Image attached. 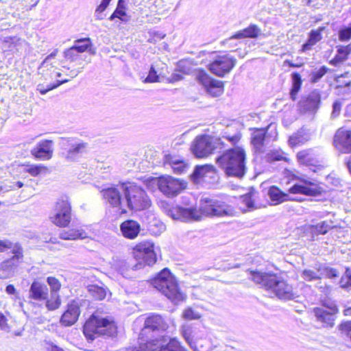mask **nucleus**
<instances>
[{"instance_id":"obj_31","label":"nucleus","mask_w":351,"mask_h":351,"mask_svg":"<svg viewBox=\"0 0 351 351\" xmlns=\"http://www.w3.org/2000/svg\"><path fill=\"white\" fill-rule=\"evenodd\" d=\"M119 19L122 22L127 23L130 21L131 16L126 12V5L125 0H119L117 8L111 16L109 17L110 21H114Z\"/></svg>"},{"instance_id":"obj_57","label":"nucleus","mask_w":351,"mask_h":351,"mask_svg":"<svg viewBox=\"0 0 351 351\" xmlns=\"http://www.w3.org/2000/svg\"><path fill=\"white\" fill-rule=\"evenodd\" d=\"M15 40V37L6 36L3 38V47L0 48V51H5L11 49Z\"/></svg>"},{"instance_id":"obj_48","label":"nucleus","mask_w":351,"mask_h":351,"mask_svg":"<svg viewBox=\"0 0 351 351\" xmlns=\"http://www.w3.org/2000/svg\"><path fill=\"white\" fill-rule=\"evenodd\" d=\"M111 0H102L101 3L95 10V16L97 20H102L104 19L102 12L107 8Z\"/></svg>"},{"instance_id":"obj_38","label":"nucleus","mask_w":351,"mask_h":351,"mask_svg":"<svg viewBox=\"0 0 351 351\" xmlns=\"http://www.w3.org/2000/svg\"><path fill=\"white\" fill-rule=\"evenodd\" d=\"M45 301V306L49 311L58 309L61 305V299L59 294L50 293V297Z\"/></svg>"},{"instance_id":"obj_32","label":"nucleus","mask_w":351,"mask_h":351,"mask_svg":"<svg viewBox=\"0 0 351 351\" xmlns=\"http://www.w3.org/2000/svg\"><path fill=\"white\" fill-rule=\"evenodd\" d=\"M165 164L169 165L173 171L178 174L184 173L188 168V165L183 160H180L171 156H166Z\"/></svg>"},{"instance_id":"obj_23","label":"nucleus","mask_w":351,"mask_h":351,"mask_svg":"<svg viewBox=\"0 0 351 351\" xmlns=\"http://www.w3.org/2000/svg\"><path fill=\"white\" fill-rule=\"evenodd\" d=\"M297 158L300 164L308 167L309 169L313 172L322 169V166L318 165V160L311 150L299 152L297 154Z\"/></svg>"},{"instance_id":"obj_26","label":"nucleus","mask_w":351,"mask_h":351,"mask_svg":"<svg viewBox=\"0 0 351 351\" xmlns=\"http://www.w3.org/2000/svg\"><path fill=\"white\" fill-rule=\"evenodd\" d=\"M257 196L258 193L254 190H252L249 193L241 196V208L246 212L261 208L262 205L256 202Z\"/></svg>"},{"instance_id":"obj_63","label":"nucleus","mask_w":351,"mask_h":351,"mask_svg":"<svg viewBox=\"0 0 351 351\" xmlns=\"http://www.w3.org/2000/svg\"><path fill=\"white\" fill-rule=\"evenodd\" d=\"M183 79V76L180 73H173L169 78V81L171 83H174L180 81Z\"/></svg>"},{"instance_id":"obj_20","label":"nucleus","mask_w":351,"mask_h":351,"mask_svg":"<svg viewBox=\"0 0 351 351\" xmlns=\"http://www.w3.org/2000/svg\"><path fill=\"white\" fill-rule=\"evenodd\" d=\"M320 102V93L317 90H313L301 99L298 104V108L302 112L315 114L319 108Z\"/></svg>"},{"instance_id":"obj_44","label":"nucleus","mask_w":351,"mask_h":351,"mask_svg":"<svg viewBox=\"0 0 351 351\" xmlns=\"http://www.w3.org/2000/svg\"><path fill=\"white\" fill-rule=\"evenodd\" d=\"M89 292L97 300H103L106 295V290L100 287L91 285L88 288Z\"/></svg>"},{"instance_id":"obj_36","label":"nucleus","mask_w":351,"mask_h":351,"mask_svg":"<svg viewBox=\"0 0 351 351\" xmlns=\"http://www.w3.org/2000/svg\"><path fill=\"white\" fill-rule=\"evenodd\" d=\"M215 168L210 165H204L202 166H197L192 174L194 180H198L207 176L208 173H213Z\"/></svg>"},{"instance_id":"obj_50","label":"nucleus","mask_w":351,"mask_h":351,"mask_svg":"<svg viewBox=\"0 0 351 351\" xmlns=\"http://www.w3.org/2000/svg\"><path fill=\"white\" fill-rule=\"evenodd\" d=\"M307 140L306 138L302 135V132H300L289 137V143L291 146H297L303 144Z\"/></svg>"},{"instance_id":"obj_42","label":"nucleus","mask_w":351,"mask_h":351,"mask_svg":"<svg viewBox=\"0 0 351 351\" xmlns=\"http://www.w3.org/2000/svg\"><path fill=\"white\" fill-rule=\"evenodd\" d=\"M10 249L12 250V254H14L11 261L13 262H21L23 258V248L21 245L17 243H12V247Z\"/></svg>"},{"instance_id":"obj_8","label":"nucleus","mask_w":351,"mask_h":351,"mask_svg":"<svg viewBox=\"0 0 351 351\" xmlns=\"http://www.w3.org/2000/svg\"><path fill=\"white\" fill-rule=\"evenodd\" d=\"M181 333L189 345L195 351H208L211 346L208 333L205 330L193 329L189 325H183Z\"/></svg>"},{"instance_id":"obj_30","label":"nucleus","mask_w":351,"mask_h":351,"mask_svg":"<svg viewBox=\"0 0 351 351\" xmlns=\"http://www.w3.org/2000/svg\"><path fill=\"white\" fill-rule=\"evenodd\" d=\"M260 34L261 29L256 25L251 24L243 30L235 33L229 38V40L247 38H256L260 35Z\"/></svg>"},{"instance_id":"obj_41","label":"nucleus","mask_w":351,"mask_h":351,"mask_svg":"<svg viewBox=\"0 0 351 351\" xmlns=\"http://www.w3.org/2000/svg\"><path fill=\"white\" fill-rule=\"evenodd\" d=\"M46 167L42 165H24V171L29 173L32 176H37L43 171H46Z\"/></svg>"},{"instance_id":"obj_52","label":"nucleus","mask_w":351,"mask_h":351,"mask_svg":"<svg viewBox=\"0 0 351 351\" xmlns=\"http://www.w3.org/2000/svg\"><path fill=\"white\" fill-rule=\"evenodd\" d=\"M339 40L341 42H347L351 39V25L339 29L338 32Z\"/></svg>"},{"instance_id":"obj_22","label":"nucleus","mask_w":351,"mask_h":351,"mask_svg":"<svg viewBox=\"0 0 351 351\" xmlns=\"http://www.w3.org/2000/svg\"><path fill=\"white\" fill-rule=\"evenodd\" d=\"M80 311L78 303L73 300L67 306L66 311L61 317L60 322L65 326H70L74 324L80 315Z\"/></svg>"},{"instance_id":"obj_25","label":"nucleus","mask_w":351,"mask_h":351,"mask_svg":"<svg viewBox=\"0 0 351 351\" xmlns=\"http://www.w3.org/2000/svg\"><path fill=\"white\" fill-rule=\"evenodd\" d=\"M334 143L337 147L342 148L344 152H351V130L339 129L335 135Z\"/></svg>"},{"instance_id":"obj_19","label":"nucleus","mask_w":351,"mask_h":351,"mask_svg":"<svg viewBox=\"0 0 351 351\" xmlns=\"http://www.w3.org/2000/svg\"><path fill=\"white\" fill-rule=\"evenodd\" d=\"M213 138L207 135L197 136L192 145V152L197 158H204L215 149Z\"/></svg>"},{"instance_id":"obj_13","label":"nucleus","mask_w":351,"mask_h":351,"mask_svg":"<svg viewBox=\"0 0 351 351\" xmlns=\"http://www.w3.org/2000/svg\"><path fill=\"white\" fill-rule=\"evenodd\" d=\"M104 199L110 206L116 209L118 215L125 214V197H122V184L108 187L101 191Z\"/></svg>"},{"instance_id":"obj_3","label":"nucleus","mask_w":351,"mask_h":351,"mask_svg":"<svg viewBox=\"0 0 351 351\" xmlns=\"http://www.w3.org/2000/svg\"><path fill=\"white\" fill-rule=\"evenodd\" d=\"M246 154L241 147H234L216 158V162L226 176L242 178L246 173Z\"/></svg>"},{"instance_id":"obj_5","label":"nucleus","mask_w":351,"mask_h":351,"mask_svg":"<svg viewBox=\"0 0 351 351\" xmlns=\"http://www.w3.org/2000/svg\"><path fill=\"white\" fill-rule=\"evenodd\" d=\"M151 284L174 303L184 300V294L180 290L175 276L167 268L160 271L152 280Z\"/></svg>"},{"instance_id":"obj_10","label":"nucleus","mask_w":351,"mask_h":351,"mask_svg":"<svg viewBox=\"0 0 351 351\" xmlns=\"http://www.w3.org/2000/svg\"><path fill=\"white\" fill-rule=\"evenodd\" d=\"M133 254L137 262L133 266L134 270L140 269L145 265H152L156 261L154 245L149 241H143L137 244L133 249Z\"/></svg>"},{"instance_id":"obj_54","label":"nucleus","mask_w":351,"mask_h":351,"mask_svg":"<svg viewBox=\"0 0 351 351\" xmlns=\"http://www.w3.org/2000/svg\"><path fill=\"white\" fill-rule=\"evenodd\" d=\"M328 71V68L325 66L320 67L318 70L314 71L311 73V81L313 82H318Z\"/></svg>"},{"instance_id":"obj_11","label":"nucleus","mask_w":351,"mask_h":351,"mask_svg":"<svg viewBox=\"0 0 351 351\" xmlns=\"http://www.w3.org/2000/svg\"><path fill=\"white\" fill-rule=\"evenodd\" d=\"M168 328L167 323L163 318L158 315H152L146 318L144 323V327L139 335V346L141 343H147L154 340L152 339L154 335L150 333H157L165 331Z\"/></svg>"},{"instance_id":"obj_56","label":"nucleus","mask_w":351,"mask_h":351,"mask_svg":"<svg viewBox=\"0 0 351 351\" xmlns=\"http://www.w3.org/2000/svg\"><path fill=\"white\" fill-rule=\"evenodd\" d=\"M330 227L327 222L322 221L315 225V230L317 233L324 234L330 230Z\"/></svg>"},{"instance_id":"obj_51","label":"nucleus","mask_w":351,"mask_h":351,"mask_svg":"<svg viewBox=\"0 0 351 351\" xmlns=\"http://www.w3.org/2000/svg\"><path fill=\"white\" fill-rule=\"evenodd\" d=\"M69 82V80L68 79H66V80H58L57 82V83L53 84V85H48L47 88H45L43 86V85L42 84H38V87H37V90L40 93V94L42 95H45L46 94L48 91L55 88H57L58 86H59L60 85L64 84V83H66Z\"/></svg>"},{"instance_id":"obj_34","label":"nucleus","mask_w":351,"mask_h":351,"mask_svg":"<svg viewBox=\"0 0 351 351\" xmlns=\"http://www.w3.org/2000/svg\"><path fill=\"white\" fill-rule=\"evenodd\" d=\"M350 53L351 44L346 46L337 47V54L335 57L330 61V64L337 66L338 64L346 60Z\"/></svg>"},{"instance_id":"obj_4","label":"nucleus","mask_w":351,"mask_h":351,"mask_svg":"<svg viewBox=\"0 0 351 351\" xmlns=\"http://www.w3.org/2000/svg\"><path fill=\"white\" fill-rule=\"evenodd\" d=\"M250 274L254 282L274 293L279 299L289 300L295 298L292 287L276 274L254 271H251Z\"/></svg>"},{"instance_id":"obj_12","label":"nucleus","mask_w":351,"mask_h":351,"mask_svg":"<svg viewBox=\"0 0 351 351\" xmlns=\"http://www.w3.org/2000/svg\"><path fill=\"white\" fill-rule=\"evenodd\" d=\"M126 351H186L180 342L176 339H170L169 342L163 346L161 340L156 339L147 343H141L137 346L127 348Z\"/></svg>"},{"instance_id":"obj_29","label":"nucleus","mask_w":351,"mask_h":351,"mask_svg":"<svg viewBox=\"0 0 351 351\" xmlns=\"http://www.w3.org/2000/svg\"><path fill=\"white\" fill-rule=\"evenodd\" d=\"M326 29V27L322 26L316 29H312L308 34L307 41L302 45V51L310 50L314 45L322 39V32Z\"/></svg>"},{"instance_id":"obj_61","label":"nucleus","mask_w":351,"mask_h":351,"mask_svg":"<svg viewBox=\"0 0 351 351\" xmlns=\"http://www.w3.org/2000/svg\"><path fill=\"white\" fill-rule=\"evenodd\" d=\"M45 351H64L62 348L51 342H47L45 343Z\"/></svg>"},{"instance_id":"obj_47","label":"nucleus","mask_w":351,"mask_h":351,"mask_svg":"<svg viewBox=\"0 0 351 351\" xmlns=\"http://www.w3.org/2000/svg\"><path fill=\"white\" fill-rule=\"evenodd\" d=\"M47 282L50 287V293L59 294L58 291L61 288V283L60 281L54 277H48Z\"/></svg>"},{"instance_id":"obj_17","label":"nucleus","mask_w":351,"mask_h":351,"mask_svg":"<svg viewBox=\"0 0 351 351\" xmlns=\"http://www.w3.org/2000/svg\"><path fill=\"white\" fill-rule=\"evenodd\" d=\"M236 64V59L229 55L217 56L209 64L210 71L219 77L228 73Z\"/></svg>"},{"instance_id":"obj_2","label":"nucleus","mask_w":351,"mask_h":351,"mask_svg":"<svg viewBox=\"0 0 351 351\" xmlns=\"http://www.w3.org/2000/svg\"><path fill=\"white\" fill-rule=\"evenodd\" d=\"M323 188L317 182L300 179L289 188L288 192L282 191L278 187L271 186L269 188L267 195L270 199L271 204L278 205L287 201L295 200L290 194H302L307 196H317L323 192Z\"/></svg>"},{"instance_id":"obj_14","label":"nucleus","mask_w":351,"mask_h":351,"mask_svg":"<svg viewBox=\"0 0 351 351\" xmlns=\"http://www.w3.org/2000/svg\"><path fill=\"white\" fill-rule=\"evenodd\" d=\"M60 145L65 152V157L68 160L74 161L78 159L80 155L87 151L88 144L82 140L75 138H60Z\"/></svg>"},{"instance_id":"obj_62","label":"nucleus","mask_w":351,"mask_h":351,"mask_svg":"<svg viewBox=\"0 0 351 351\" xmlns=\"http://www.w3.org/2000/svg\"><path fill=\"white\" fill-rule=\"evenodd\" d=\"M8 320L5 315L0 312V328L3 330L8 329Z\"/></svg>"},{"instance_id":"obj_24","label":"nucleus","mask_w":351,"mask_h":351,"mask_svg":"<svg viewBox=\"0 0 351 351\" xmlns=\"http://www.w3.org/2000/svg\"><path fill=\"white\" fill-rule=\"evenodd\" d=\"M49 295V289L44 283L35 280L29 291V298L36 301H44Z\"/></svg>"},{"instance_id":"obj_39","label":"nucleus","mask_w":351,"mask_h":351,"mask_svg":"<svg viewBox=\"0 0 351 351\" xmlns=\"http://www.w3.org/2000/svg\"><path fill=\"white\" fill-rule=\"evenodd\" d=\"M285 153L281 149H273L270 150L265 156L266 160L269 162L287 160Z\"/></svg>"},{"instance_id":"obj_37","label":"nucleus","mask_w":351,"mask_h":351,"mask_svg":"<svg viewBox=\"0 0 351 351\" xmlns=\"http://www.w3.org/2000/svg\"><path fill=\"white\" fill-rule=\"evenodd\" d=\"M292 80V87L290 91V97L293 101H295L297 97V95L300 91L302 86L301 76L298 73H293L291 75Z\"/></svg>"},{"instance_id":"obj_46","label":"nucleus","mask_w":351,"mask_h":351,"mask_svg":"<svg viewBox=\"0 0 351 351\" xmlns=\"http://www.w3.org/2000/svg\"><path fill=\"white\" fill-rule=\"evenodd\" d=\"M341 335L351 341V322H345L339 326Z\"/></svg>"},{"instance_id":"obj_53","label":"nucleus","mask_w":351,"mask_h":351,"mask_svg":"<svg viewBox=\"0 0 351 351\" xmlns=\"http://www.w3.org/2000/svg\"><path fill=\"white\" fill-rule=\"evenodd\" d=\"M182 316L185 319L188 320L199 319L201 317L200 313L192 308H186L183 311Z\"/></svg>"},{"instance_id":"obj_55","label":"nucleus","mask_w":351,"mask_h":351,"mask_svg":"<svg viewBox=\"0 0 351 351\" xmlns=\"http://www.w3.org/2000/svg\"><path fill=\"white\" fill-rule=\"evenodd\" d=\"M64 57L71 61L76 60L79 57V53L73 47L64 51Z\"/></svg>"},{"instance_id":"obj_1","label":"nucleus","mask_w":351,"mask_h":351,"mask_svg":"<svg viewBox=\"0 0 351 351\" xmlns=\"http://www.w3.org/2000/svg\"><path fill=\"white\" fill-rule=\"evenodd\" d=\"M232 212V208L223 202L214 199H204L200 202L199 210L176 206L169 209L167 215L173 219L188 221H199L203 215L217 217L230 215Z\"/></svg>"},{"instance_id":"obj_60","label":"nucleus","mask_w":351,"mask_h":351,"mask_svg":"<svg viewBox=\"0 0 351 351\" xmlns=\"http://www.w3.org/2000/svg\"><path fill=\"white\" fill-rule=\"evenodd\" d=\"M12 247V242L8 239L0 240V252L9 250Z\"/></svg>"},{"instance_id":"obj_6","label":"nucleus","mask_w":351,"mask_h":351,"mask_svg":"<svg viewBox=\"0 0 351 351\" xmlns=\"http://www.w3.org/2000/svg\"><path fill=\"white\" fill-rule=\"evenodd\" d=\"M111 318L93 314L85 323L83 332L88 341H93L101 335L112 336L115 332Z\"/></svg>"},{"instance_id":"obj_28","label":"nucleus","mask_w":351,"mask_h":351,"mask_svg":"<svg viewBox=\"0 0 351 351\" xmlns=\"http://www.w3.org/2000/svg\"><path fill=\"white\" fill-rule=\"evenodd\" d=\"M266 130L264 128H255L251 134V143L256 152L263 153L265 141Z\"/></svg>"},{"instance_id":"obj_7","label":"nucleus","mask_w":351,"mask_h":351,"mask_svg":"<svg viewBox=\"0 0 351 351\" xmlns=\"http://www.w3.org/2000/svg\"><path fill=\"white\" fill-rule=\"evenodd\" d=\"M125 197V210H141L151 206V200L145 191L134 183H122Z\"/></svg>"},{"instance_id":"obj_18","label":"nucleus","mask_w":351,"mask_h":351,"mask_svg":"<svg viewBox=\"0 0 351 351\" xmlns=\"http://www.w3.org/2000/svg\"><path fill=\"white\" fill-rule=\"evenodd\" d=\"M198 82L204 86L208 93L213 97H218L223 93L222 82L211 78L204 71H199L196 76Z\"/></svg>"},{"instance_id":"obj_15","label":"nucleus","mask_w":351,"mask_h":351,"mask_svg":"<svg viewBox=\"0 0 351 351\" xmlns=\"http://www.w3.org/2000/svg\"><path fill=\"white\" fill-rule=\"evenodd\" d=\"M314 313L317 321L324 327H332L335 319V315L338 309L335 303L332 301H324L322 306L314 308Z\"/></svg>"},{"instance_id":"obj_49","label":"nucleus","mask_w":351,"mask_h":351,"mask_svg":"<svg viewBox=\"0 0 351 351\" xmlns=\"http://www.w3.org/2000/svg\"><path fill=\"white\" fill-rule=\"evenodd\" d=\"M56 53H57V51H54V52L51 53V54L47 56L46 57V58L43 61V62L41 63V64L39 67V70L42 73H44L45 71H48L51 68L53 67L51 66V60L55 58V56H56Z\"/></svg>"},{"instance_id":"obj_58","label":"nucleus","mask_w":351,"mask_h":351,"mask_svg":"<svg viewBox=\"0 0 351 351\" xmlns=\"http://www.w3.org/2000/svg\"><path fill=\"white\" fill-rule=\"evenodd\" d=\"M158 75H157V72L156 71L155 69L152 66L147 77L145 80V82L152 83L158 82Z\"/></svg>"},{"instance_id":"obj_40","label":"nucleus","mask_w":351,"mask_h":351,"mask_svg":"<svg viewBox=\"0 0 351 351\" xmlns=\"http://www.w3.org/2000/svg\"><path fill=\"white\" fill-rule=\"evenodd\" d=\"M91 46L90 39L89 38H86L83 39L77 40L75 42V45L73 47L78 51V53H83L85 51L88 50V48Z\"/></svg>"},{"instance_id":"obj_9","label":"nucleus","mask_w":351,"mask_h":351,"mask_svg":"<svg viewBox=\"0 0 351 351\" xmlns=\"http://www.w3.org/2000/svg\"><path fill=\"white\" fill-rule=\"evenodd\" d=\"M147 186L151 190L158 186L160 191L167 197L177 195L185 187L184 183L171 176L152 178L147 180Z\"/></svg>"},{"instance_id":"obj_27","label":"nucleus","mask_w":351,"mask_h":351,"mask_svg":"<svg viewBox=\"0 0 351 351\" xmlns=\"http://www.w3.org/2000/svg\"><path fill=\"white\" fill-rule=\"evenodd\" d=\"M120 230L124 237L133 239L139 234L141 226L137 221L129 219L121 224Z\"/></svg>"},{"instance_id":"obj_33","label":"nucleus","mask_w":351,"mask_h":351,"mask_svg":"<svg viewBox=\"0 0 351 351\" xmlns=\"http://www.w3.org/2000/svg\"><path fill=\"white\" fill-rule=\"evenodd\" d=\"M323 273L320 267H313L304 269L301 273V277L305 281H314L319 280Z\"/></svg>"},{"instance_id":"obj_64","label":"nucleus","mask_w":351,"mask_h":351,"mask_svg":"<svg viewBox=\"0 0 351 351\" xmlns=\"http://www.w3.org/2000/svg\"><path fill=\"white\" fill-rule=\"evenodd\" d=\"M326 275L328 278H335L338 276V273L335 269H326Z\"/></svg>"},{"instance_id":"obj_59","label":"nucleus","mask_w":351,"mask_h":351,"mask_svg":"<svg viewBox=\"0 0 351 351\" xmlns=\"http://www.w3.org/2000/svg\"><path fill=\"white\" fill-rule=\"evenodd\" d=\"M341 108V104L340 101H336L335 102H334L332 105V112L331 113V116L332 117H337L340 113Z\"/></svg>"},{"instance_id":"obj_43","label":"nucleus","mask_w":351,"mask_h":351,"mask_svg":"<svg viewBox=\"0 0 351 351\" xmlns=\"http://www.w3.org/2000/svg\"><path fill=\"white\" fill-rule=\"evenodd\" d=\"M339 86H343L351 90V72H346L337 77Z\"/></svg>"},{"instance_id":"obj_45","label":"nucleus","mask_w":351,"mask_h":351,"mask_svg":"<svg viewBox=\"0 0 351 351\" xmlns=\"http://www.w3.org/2000/svg\"><path fill=\"white\" fill-rule=\"evenodd\" d=\"M149 230L154 234H159L165 230V225L157 219H154L149 223Z\"/></svg>"},{"instance_id":"obj_35","label":"nucleus","mask_w":351,"mask_h":351,"mask_svg":"<svg viewBox=\"0 0 351 351\" xmlns=\"http://www.w3.org/2000/svg\"><path fill=\"white\" fill-rule=\"evenodd\" d=\"M60 237L64 240H75L86 238V233L82 229L73 228L67 230H62L60 234Z\"/></svg>"},{"instance_id":"obj_16","label":"nucleus","mask_w":351,"mask_h":351,"mask_svg":"<svg viewBox=\"0 0 351 351\" xmlns=\"http://www.w3.org/2000/svg\"><path fill=\"white\" fill-rule=\"evenodd\" d=\"M70 204L66 200L56 202L53 213L50 216L51 221L58 226H66L71 219Z\"/></svg>"},{"instance_id":"obj_21","label":"nucleus","mask_w":351,"mask_h":351,"mask_svg":"<svg viewBox=\"0 0 351 351\" xmlns=\"http://www.w3.org/2000/svg\"><path fill=\"white\" fill-rule=\"evenodd\" d=\"M53 152V142L51 140L47 139L40 141L31 150L32 156L43 160L51 159Z\"/></svg>"}]
</instances>
